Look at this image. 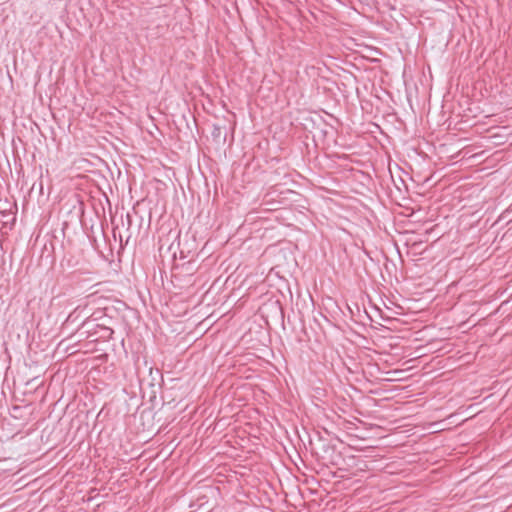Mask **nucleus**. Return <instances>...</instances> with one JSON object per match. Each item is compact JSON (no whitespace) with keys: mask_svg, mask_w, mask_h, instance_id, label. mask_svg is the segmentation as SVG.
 Segmentation results:
<instances>
[{"mask_svg":"<svg viewBox=\"0 0 512 512\" xmlns=\"http://www.w3.org/2000/svg\"><path fill=\"white\" fill-rule=\"evenodd\" d=\"M96 318H88L82 322L80 330L82 334H86V337H92L98 334L99 324L95 322Z\"/></svg>","mask_w":512,"mask_h":512,"instance_id":"f257e3e1","label":"nucleus"},{"mask_svg":"<svg viewBox=\"0 0 512 512\" xmlns=\"http://www.w3.org/2000/svg\"><path fill=\"white\" fill-rule=\"evenodd\" d=\"M113 330L105 325L99 324L98 334L94 340L98 339H110L112 337Z\"/></svg>","mask_w":512,"mask_h":512,"instance_id":"f03ea898","label":"nucleus"},{"mask_svg":"<svg viewBox=\"0 0 512 512\" xmlns=\"http://www.w3.org/2000/svg\"><path fill=\"white\" fill-rule=\"evenodd\" d=\"M79 317V313H78V309H75L73 312H71L67 319H66V323H70V322H75Z\"/></svg>","mask_w":512,"mask_h":512,"instance_id":"7ed1b4c3","label":"nucleus"},{"mask_svg":"<svg viewBox=\"0 0 512 512\" xmlns=\"http://www.w3.org/2000/svg\"><path fill=\"white\" fill-rule=\"evenodd\" d=\"M127 219H128V223L130 224V222H131V218H130V215H129V214H127Z\"/></svg>","mask_w":512,"mask_h":512,"instance_id":"20e7f679","label":"nucleus"}]
</instances>
